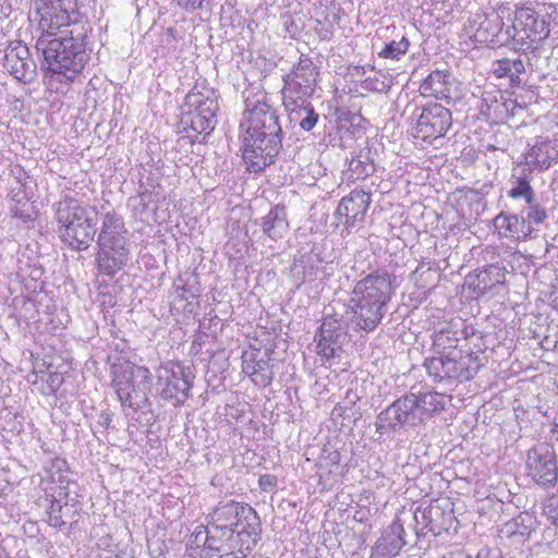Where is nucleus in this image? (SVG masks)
I'll return each instance as SVG.
<instances>
[{"label":"nucleus","mask_w":558,"mask_h":558,"mask_svg":"<svg viewBox=\"0 0 558 558\" xmlns=\"http://www.w3.org/2000/svg\"><path fill=\"white\" fill-rule=\"evenodd\" d=\"M39 26L46 33L36 41L43 54L41 68L46 76L59 83H72L90 60L86 48L85 25L71 21L76 0H34Z\"/></svg>","instance_id":"obj_1"},{"label":"nucleus","mask_w":558,"mask_h":558,"mask_svg":"<svg viewBox=\"0 0 558 558\" xmlns=\"http://www.w3.org/2000/svg\"><path fill=\"white\" fill-rule=\"evenodd\" d=\"M262 538L260 518L247 504H219L189 538L190 558H246Z\"/></svg>","instance_id":"obj_2"},{"label":"nucleus","mask_w":558,"mask_h":558,"mask_svg":"<svg viewBox=\"0 0 558 558\" xmlns=\"http://www.w3.org/2000/svg\"><path fill=\"white\" fill-rule=\"evenodd\" d=\"M433 356L426 357L424 366L427 374L437 381H466L481 368L478 356L464 352L461 342L465 341L462 331L446 326L432 336Z\"/></svg>","instance_id":"obj_3"},{"label":"nucleus","mask_w":558,"mask_h":558,"mask_svg":"<svg viewBox=\"0 0 558 558\" xmlns=\"http://www.w3.org/2000/svg\"><path fill=\"white\" fill-rule=\"evenodd\" d=\"M449 402L450 396L412 387L376 416V432L386 434L400 428L417 427L435 413L445 410Z\"/></svg>","instance_id":"obj_4"},{"label":"nucleus","mask_w":558,"mask_h":558,"mask_svg":"<svg viewBox=\"0 0 558 558\" xmlns=\"http://www.w3.org/2000/svg\"><path fill=\"white\" fill-rule=\"evenodd\" d=\"M126 233L124 220L119 214L112 210L102 216L96 241V262L100 274L113 277L128 265L131 244Z\"/></svg>","instance_id":"obj_5"},{"label":"nucleus","mask_w":558,"mask_h":558,"mask_svg":"<svg viewBox=\"0 0 558 558\" xmlns=\"http://www.w3.org/2000/svg\"><path fill=\"white\" fill-rule=\"evenodd\" d=\"M56 219L62 242L73 250H87L96 234V217L77 199L65 197L57 204Z\"/></svg>","instance_id":"obj_6"},{"label":"nucleus","mask_w":558,"mask_h":558,"mask_svg":"<svg viewBox=\"0 0 558 558\" xmlns=\"http://www.w3.org/2000/svg\"><path fill=\"white\" fill-rule=\"evenodd\" d=\"M110 374L111 386L123 408L134 411L149 408L151 374L147 367L125 362L113 364Z\"/></svg>","instance_id":"obj_7"},{"label":"nucleus","mask_w":558,"mask_h":558,"mask_svg":"<svg viewBox=\"0 0 558 558\" xmlns=\"http://www.w3.org/2000/svg\"><path fill=\"white\" fill-rule=\"evenodd\" d=\"M184 107L179 125L193 142L198 135H207L215 129L218 104L214 89H193L185 96Z\"/></svg>","instance_id":"obj_8"},{"label":"nucleus","mask_w":558,"mask_h":558,"mask_svg":"<svg viewBox=\"0 0 558 558\" xmlns=\"http://www.w3.org/2000/svg\"><path fill=\"white\" fill-rule=\"evenodd\" d=\"M246 114V135L244 137H257L259 143L268 136L269 146L275 147L282 136V128L279 123L277 111L266 101V96L252 99L246 97L245 110Z\"/></svg>","instance_id":"obj_9"},{"label":"nucleus","mask_w":558,"mask_h":558,"mask_svg":"<svg viewBox=\"0 0 558 558\" xmlns=\"http://www.w3.org/2000/svg\"><path fill=\"white\" fill-rule=\"evenodd\" d=\"M549 33V25L545 19L529 8L515 12L512 33L507 31L508 38L515 43L518 50L524 52L539 48Z\"/></svg>","instance_id":"obj_10"},{"label":"nucleus","mask_w":558,"mask_h":558,"mask_svg":"<svg viewBox=\"0 0 558 558\" xmlns=\"http://www.w3.org/2000/svg\"><path fill=\"white\" fill-rule=\"evenodd\" d=\"M317 75L318 72L313 61L305 56H301L292 73L284 78L282 88L284 107L290 108L299 100L303 101L311 97L315 90Z\"/></svg>","instance_id":"obj_11"},{"label":"nucleus","mask_w":558,"mask_h":558,"mask_svg":"<svg viewBox=\"0 0 558 558\" xmlns=\"http://www.w3.org/2000/svg\"><path fill=\"white\" fill-rule=\"evenodd\" d=\"M195 376L190 367L179 363H168L159 368L158 381L161 386L160 396L171 400L174 405L183 404L189 398Z\"/></svg>","instance_id":"obj_12"},{"label":"nucleus","mask_w":558,"mask_h":558,"mask_svg":"<svg viewBox=\"0 0 558 558\" xmlns=\"http://www.w3.org/2000/svg\"><path fill=\"white\" fill-rule=\"evenodd\" d=\"M413 116L415 118V136L423 141L444 137L452 125L450 110L440 104L416 107Z\"/></svg>","instance_id":"obj_13"},{"label":"nucleus","mask_w":558,"mask_h":558,"mask_svg":"<svg viewBox=\"0 0 558 558\" xmlns=\"http://www.w3.org/2000/svg\"><path fill=\"white\" fill-rule=\"evenodd\" d=\"M526 470L529 476L542 486H554L558 478V466L554 448L542 442L527 451Z\"/></svg>","instance_id":"obj_14"},{"label":"nucleus","mask_w":558,"mask_h":558,"mask_svg":"<svg viewBox=\"0 0 558 558\" xmlns=\"http://www.w3.org/2000/svg\"><path fill=\"white\" fill-rule=\"evenodd\" d=\"M391 294V275L384 270H376L356 282L351 298L387 308Z\"/></svg>","instance_id":"obj_15"},{"label":"nucleus","mask_w":558,"mask_h":558,"mask_svg":"<svg viewBox=\"0 0 558 558\" xmlns=\"http://www.w3.org/2000/svg\"><path fill=\"white\" fill-rule=\"evenodd\" d=\"M391 294V275L384 270H376L356 282L351 298L387 308Z\"/></svg>","instance_id":"obj_16"},{"label":"nucleus","mask_w":558,"mask_h":558,"mask_svg":"<svg viewBox=\"0 0 558 558\" xmlns=\"http://www.w3.org/2000/svg\"><path fill=\"white\" fill-rule=\"evenodd\" d=\"M269 142L268 136L260 144L257 137H244L242 156L248 171L259 172L275 163L282 149V136H279L275 147L269 146Z\"/></svg>","instance_id":"obj_17"},{"label":"nucleus","mask_w":558,"mask_h":558,"mask_svg":"<svg viewBox=\"0 0 558 558\" xmlns=\"http://www.w3.org/2000/svg\"><path fill=\"white\" fill-rule=\"evenodd\" d=\"M345 339L347 333L340 322L332 316H327L315 335L316 353L323 361L328 362L340 355Z\"/></svg>","instance_id":"obj_18"},{"label":"nucleus","mask_w":558,"mask_h":558,"mask_svg":"<svg viewBox=\"0 0 558 558\" xmlns=\"http://www.w3.org/2000/svg\"><path fill=\"white\" fill-rule=\"evenodd\" d=\"M3 66L17 81L28 84L36 77V63L31 58L28 47L14 41L5 49Z\"/></svg>","instance_id":"obj_19"},{"label":"nucleus","mask_w":558,"mask_h":558,"mask_svg":"<svg viewBox=\"0 0 558 558\" xmlns=\"http://www.w3.org/2000/svg\"><path fill=\"white\" fill-rule=\"evenodd\" d=\"M371 203V193L354 189L349 195L341 198L336 210V216L339 217V219L344 218L343 223L347 228H353L364 221L365 214Z\"/></svg>","instance_id":"obj_20"},{"label":"nucleus","mask_w":558,"mask_h":558,"mask_svg":"<svg viewBox=\"0 0 558 558\" xmlns=\"http://www.w3.org/2000/svg\"><path fill=\"white\" fill-rule=\"evenodd\" d=\"M242 371L255 385L269 386L274 379L270 353L256 349L245 351L242 355Z\"/></svg>","instance_id":"obj_21"},{"label":"nucleus","mask_w":558,"mask_h":558,"mask_svg":"<svg viewBox=\"0 0 558 558\" xmlns=\"http://www.w3.org/2000/svg\"><path fill=\"white\" fill-rule=\"evenodd\" d=\"M350 323L354 328L371 332L381 322L386 307L351 298L349 301Z\"/></svg>","instance_id":"obj_22"},{"label":"nucleus","mask_w":558,"mask_h":558,"mask_svg":"<svg viewBox=\"0 0 558 558\" xmlns=\"http://www.w3.org/2000/svg\"><path fill=\"white\" fill-rule=\"evenodd\" d=\"M506 270L498 264H490L475 275L466 277V284L477 296L494 294L496 289L505 284Z\"/></svg>","instance_id":"obj_23"},{"label":"nucleus","mask_w":558,"mask_h":558,"mask_svg":"<svg viewBox=\"0 0 558 558\" xmlns=\"http://www.w3.org/2000/svg\"><path fill=\"white\" fill-rule=\"evenodd\" d=\"M404 529L399 520L388 525L372 548L371 558H391L405 545Z\"/></svg>","instance_id":"obj_24"},{"label":"nucleus","mask_w":558,"mask_h":558,"mask_svg":"<svg viewBox=\"0 0 558 558\" xmlns=\"http://www.w3.org/2000/svg\"><path fill=\"white\" fill-rule=\"evenodd\" d=\"M453 88L451 75L442 71L432 72L420 86L422 95L446 100L454 98Z\"/></svg>","instance_id":"obj_25"},{"label":"nucleus","mask_w":558,"mask_h":558,"mask_svg":"<svg viewBox=\"0 0 558 558\" xmlns=\"http://www.w3.org/2000/svg\"><path fill=\"white\" fill-rule=\"evenodd\" d=\"M532 169L527 165H521L513 168L510 184L511 189L508 191V196L513 199L523 198L526 204H532L535 201V193L531 186Z\"/></svg>","instance_id":"obj_26"},{"label":"nucleus","mask_w":558,"mask_h":558,"mask_svg":"<svg viewBox=\"0 0 558 558\" xmlns=\"http://www.w3.org/2000/svg\"><path fill=\"white\" fill-rule=\"evenodd\" d=\"M558 159V141H539L536 142L525 154V160L530 165L538 169H548L554 161Z\"/></svg>","instance_id":"obj_27"},{"label":"nucleus","mask_w":558,"mask_h":558,"mask_svg":"<svg viewBox=\"0 0 558 558\" xmlns=\"http://www.w3.org/2000/svg\"><path fill=\"white\" fill-rule=\"evenodd\" d=\"M263 233L274 241L282 239L289 231L287 209L283 205H276L260 222Z\"/></svg>","instance_id":"obj_28"},{"label":"nucleus","mask_w":558,"mask_h":558,"mask_svg":"<svg viewBox=\"0 0 558 558\" xmlns=\"http://www.w3.org/2000/svg\"><path fill=\"white\" fill-rule=\"evenodd\" d=\"M449 504L441 506L439 502L430 504L421 512L422 515H429V521L425 523V527L433 533H440L441 530H448L454 519L452 509Z\"/></svg>","instance_id":"obj_29"},{"label":"nucleus","mask_w":558,"mask_h":558,"mask_svg":"<svg viewBox=\"0 0 558 558\" xmlns=\"http://www.w3.org/2000/svg\"><path fill=\"white\" fill-rule=\"evenodd\" d=\"M375 163L372 156V149L364 147L360 149L349 161L348 175L349 179L364 180L375 172Z\"/></svg>","instance_id":"obj_30"},{"label":"nucleus","mask_w":558,"mask_h":558,"mask_svg":"<svg viewBox=\"0 0 558 558\" xmlns=\"http://www.w3.org/2000/svg\"><path fill=\"white\" fill-rule=\"evenodd\" d=\"M535 519L527 512L520 513L504 524L501 533L507 537L515 538L518 542H524L530 538L534 531Z\"/></svg>","instance_id":"obj_31"},{"label":"nucleus","mask_w":558,"mask_h":558,"mask_svg":"<svg viewBox=\"0 0 558 558\" xmlns=\"http://www.w3.org/2000/svg\"><path fill=\"white\" fill-rule=\"evenodd\" d=\"M32 183L31 177L22 166L12 165L7 177V196L31 193Z\"/></svg>","instance_id":"obj_32"},{"label":"nucleus","mask_w":558,"mask_h":558,"mask_svg":"<svg viewBox=\"0 0 558 558\" xmlns=\"http://www.w3.org/2000/svg\"><path fill=\"white\" fill-rule=\"evenodd\" d=\"M286 109L290 111V120L299 121L300 128L304 131H311L318 121V114L306 100H299L298 104L291 105L290 108Z\"/></svg>","instance_id":"obj_33"},{"label":"nucleus","mask_w":558,"mask_h":558,"mask_svg":"<svg viewBox=\"0 0 558 558\" xmlns=\"http://www.w3.org/2000/svg\"><path fill=\"white\" fill-rule=\"evenodd\" d=\"M7 197L10 202V213L13 218H17L23 222L33 220L34 210L29 202L31 193H21Z\"/></svg>","instance_id":"obj_34"},{"label":"nucleus","mask_w":558,"mask_h":558,"mask_svg":"<svg viewBox=\"0 0 558 558\" xmlns=\"http://www.w3.org/2000/svg\"><path fill=\"white\" fill-rule=\"evenodd\" d=\"M525 66L521 59H501L496 62L494 69L498 77H509L512 83L520 84L519 75L524 73Z\"/></svg>","instance_id":"obj_35"},{"label":"nucleus","mask_w":558,"mask_h":558,"mask_svg":"<svg viewBox=\"0 0 558 558\" xmlns=\"http://www.w3.org/2000/svg\"><path fill=\"white\" fill-rule=\"evenodd\" d=\"M508 227L509 232H500L501 236L525 240L533 232V228L525 222L523 215L519 217L518 215L510 214V221H508Z\"/></svg>","instance_id":"obj_36"},{"label":"nucleus","mask_w":558,"mask_h":558,"mask_svg":"<svg viewBox=\"0 0 558 558\" xmlns=\"http://www.w3.org/2000/svg\"><path fill=\"white\" fill-rule=\"evenodd\" d=\"M410 41L403 36L400 40H391L386 44L384 49L378 53L380 58L399 60L401 56L405 54L409 50Z\"/></svg>","instance_id":"obj_37"},{"label":"nucleus","mask_w":558,"mask_h":558,"mask_svg":"<svg viewBox=\"0 0 558 558\" xmlns=\"http://www.w3.org/2000/svg\"><path fill=\"white\" fill-rule=\"evenodd\" d=\"M529 207L525 209V211H522L523 217L525 219V222L531 225H541L543 223L546 218L548 217L546 210L535 203V201L532 204H527Z\"/></svg>","instance_id":"obj_38"},{"label":"nucleus","mask_w":558,"mask_h":558,"mask_svg":"<svg viewBox=\"0 0 558 558\" xmlns=\"http://www.w3.org/2000/svg\"><path fill=\"white\" fill-rule=\"evenodd\" d=\"M173 288L180 300H189L191 298H195L198 292L195 284L190 282V278L184 279L182 276L178 277Z\"/></svg>","instance_id":"obj_39"},{"label":"nucleus","mask_w":558,"mask_h":558,"mask_svg":"<svg viewBox=\"0 0 558 558\" xmlns=\"http://www.w3.org/2000/svg\"><path fill=\"white\" fill-rule=\"evenodd\" d=\"M61 512L62 506L59 502H52L50 509L47 512V522L50 526L54 529H62L65 525V522L62 520Z\"/></svg>","instance_id":"obj_40"},{"label":"nucleus","mask_w":558,"mask_h":558,"mask_svg":"<svg viewBox=\"0 0 558 558\" xmlns=\"http://www.w3.org/2000/svg\"><path fill=\"white\" fill-rule=\"evenodd\" d=\"M543 512L558 527V496H551L545 500Z\"/></svg>","instance_id":"obj_41"},{"label":"nucleus","mask_w":558,"mask_h":558,"mask_svg":"<svg viewBox=\"0 0 558 558\" xmlns=\"http://www.w3.org/2000/svg\"><path fill=\"white\" fill-rule=\"evenodd\" d=\"M444 558H502V557L496 553L488 550V549H481L474 557L472 555H470L469 553L459 549V550H454V551H449L448 554H446L444 556Z\"/></svg>","instance_id":"obj_42"},{"label":"nucleus","mask_w":558,"mask_h":558,"mask_svg":"<svg viewBox=\"0 0 558 558\" xmlns=\"http://www.w3.org/2000/svg\"><path fill=\"white\" fill-rule=\"evenodd\" d=\"M340 452L336 449L324 448L322 456L319 458V462L323 465L326 463L327 465L338 466L340 463Z\"/></svg>","instance_id":"obj_43"},{"label":"nucleus","mask_w":558,"mask_h":558,"mask_svg":"<svg viewBox=\"0 0 558 558\" xmlns=\"http://www.w3.org/2000/svg\"><path fill=\"white\" fill-rule=\"evenodd\" d=\"M258 485L263 492H270L277 485V477L272 474L260 475Z\"/></svg>","instance_id":"obj_44"},{"label":"nucleus","mask_w":558,"mask_h":558,"mask_svg":"<svg viewBox=\"0 0 558 558\" xmlns=\"http://www.w3.org/2000/svg\"><path fill=\"white\" fill-rule=\"evenodd\" d=\"M508 221H510V214L501 211L494 219V226L500 232H509Z\"/></svg>","instance_id":"obj_45"},{"label":"nucleus","mask_w":558,"mask_h":558,"mask_svg":"<svg viewBox=\"0 0 558 558\" xmlns=\"http://www.w3.org/2000/svg\"><path fill=\"white\" fill-rule=\"evenodd\" d=\"M203 1L204 0H177L178 4L187 11H195L199 9Z\"/></svg>","instance_id":"obj_46"},{"label":"nucleus","mask_w":558,"mask_h":558,"mask_svg":"<svg viewBox=\"0 0 558 558\" xmlns=\"http://www.w3.org/2000/svg\"><path fill=\"white\" fill-rule=\"evenodd\" d=\"M359 399L356 393H353L352 391H348L347 392V396L344 398V402L345 405H342L341 403L337 404L336 408H335V412H340L342 411L343 409H347V403L348 404H355L356 400Z\"/></svg>","instance_id":"obj_47"},{"label":"nucleus","mask_w":558,"mask_h":558,"mask_svg":"<svg viewBox=\"0 0 558 558\" xmlns=\"http://www.w3.org/2000/svg\"><path fill=\"white\" fill-rule=\"evenodd\" d=\"M48 383H49V387H50L51 392L54 393L57 391V389L62 384V376H61V374H59V373L49 374Z\"/></svg>","instance_id":"obj_48"},{"label":"nucleus","mask_w":558,"mask_h":558,"mask_svg":"<svg viewBox=\"0 0 558 558\" xmlns=\"http://www.w3.org/2000/svg\"><path fill=\"white\" fill-rule=\"evenodd\" d=\"M111 415L109 413H101L100 414V417H99V421H98V424L100 426H102L104 428H108L111 424Z\"/></svg>","instance_id":"obj_49"},{"label":"nucleus","mask_w":558,"mask_h":558,"mask_svg":"<svg viewBox=\"0 0 558 558\" xmlns=\"http://www.w3.org/2000/svg\"><path fill=\"white\" fill-rule=\"evenodd\" d=\"M316 270L313 265L305 267L304 269V280H312L316 275Z\"/></svg>","instance_id":"obj_50"},{"label":"nucleus","mask_w":558,"mask_h":558,"mask_svg":"<svg viewBox=\"0 0 558 558\" xmlns=\"http://www.w3.org/2000/svg\"><path fill=\"white\" fill-rule=\"evenodd\" d=\"M56 464L58 465L59 469H61L63 465L66 464V462L64 460H57Z\"/></svg>","instance_id":"obj_51"},{"label":"nucleus","mask_w":558,"mask_h":558,"mask_svg":"<svg viewBox=\"0 0 558 558\" xmlns=\"http://www.w3.org/2000/svg\"><path fill=\"white\" fill-rule=\"evenodd\" d=\"M0 558H8L3 548L0 547Z\"/></svg>","instance_id":"obj_52"},{"label":"nucleus","mask_w":558,"mask_h":558,"mask_svg":"<svg viewBox=\"0 0 558 558\" xmlns=\"http://www.w3.org/2000/svg\"><path fill=\"white\" fill-rule=\"evenodd\" d=\"M422 519H423V524L425 525V523L427 521H429V515H422Z\"/></svg>","instance_id":"obj_53"},{"label":"nucleus","mask_w":558,"mask_h":558,"mask_svg":"<svg viewBox=\"0 0 558 558\" xmlns=\"http://www.w3.org/2000/svg\"><path fill=\"white\" fill-rule=\"evenodd\" d=\"M418 512H420L418 510L415 512V520L416 521H418V515H417Z\"/></svg>","instance_id":"obj_54"}]
</instances>
